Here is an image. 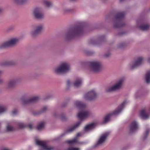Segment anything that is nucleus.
<instances>
[{
	"instance_id": "ddd939ff",
	"label": "nucleus",
	"mask_w": 150,
	"mask_h": 150,
	"mask_svg": "<svg viewBox=\"0 0 150 150\" xmlns=\"http://www.w3.org/2000/svg\"><path fill=\"white\" fill-rule=\"evenodd\" d=\"M143 60V58L141 57H139L137 60L132 63L130 64V68L131 69H134L136 67L140 65L142 63Z\"/></svg>"
},
{
	"instance_id": "37998d69",
	"label": "nucleus",
	"mask_w": 150,
	"mask_h": 150,
	"mask_svg": "<svg viewBox=\"0 0 150 150\" xmlns=\"http://www.w3.org/2000/svg\"><path fill=\"white\" fill-rule=\"evenodd\" d=\"M1 150H9L8 149H7L4 148V149H1Z\"/></svg>"
},
{
	"instance_id": "393cba45",
	"label": "nucleus",
	"mask_w": 150,
	"mask_h": 150,
	"mask_svg": "<svg viewBox=\"0 0 150 150\" xmlns=\"http://www.w3.org/2000/svg\"><path fill=\"white\" fill-rule=\"evenodd\" d=\"M17 80L15 79L11 80L8 83V86L9 87H12L14 86L16 83Z\"/></svg>"
},
{
	"instance_id": "a211bd4d",
	"label": "nucleus",
	"mask_w": 150,
	"mask_h": 150,
	"mask_svg": "<svg viewBox=\"0 0 150 150\" xmlns=\"http://www.w3.org/2000/svg\"><path fill=\"white\" fill-rule=\"evenodd\" d=\"M140 115L142 119H146L149 117L150 114L146 113L145 110L143 109L140 111Z\"/></svg>"
},
{
	"instance_id": "f03ea898",
	"label": "nucleus",
	"mask_w": 150,
	"mask_h": 150,
	"mask_svg": "<svg viewBox=\"0 0 150 150\" xmlns=\"http://www.w3.org/2000/svg\"><path fill=\"white\" fill-rule=\"evenodd\" d=\"M84 27L82 25L75 26L70 29L67 33V36L72 38L81 35L83 32Z\"/></svg>"
},
{
	"instance_id": "1a4fd4ad",
	"label": "nucleus",
	"mask_w": 150,
	"mask_h": 150,
	"mask_svg": "<svg viewBox=\"0 0 150 150\" xmlns=\"http://www.w3.org/2000/svg\"><path fill=\"white\" fill-rule=\"evenodd\" d=\"M35 17L38 19H41L43 18L44 14L42 12V9L39 7L35 8L33 12Z\"/></svg>"
},
{
	"instance_id": "6e6552de",
	"label": "nucleus",
	"mask_w": 150,
	"mask_h": 150,
	"mask_svg": "<svg viewBox=\"0 0 150 150\" xmlns=\"http://www.w3.org/2000/svg\"><path fill=\"white\" fill-rule=\"evenodd\" d=\"M97 96V94L93 90L90 91L84 95V98L86 100L90 101L95 99Z\"/></svg>"
},
{
	"instance_id": "a878e982",
	"label": "nucleus",
	"mask_w": 150,
	"mask_h": 150,
	"mask_svg": "<svg viewBox=\"0 0 150 150\" xmlns=\"http://www.w3.org/2000/svg\"><path fill=\"white\" fill-rule=\"evenodd\" d=\"M149 28V25H142L139 27V28L143 30H146Z\"/></svg>"
},
{
	"instance_id": "f8f14e48",
	"label": "nucleus",
	"mask_w": 150,
	"mask_h": 150,
	"mask_svg": "<svg viewBox=\"0 0 150 150\" xmlns=\"http://www.w3.org/2000/svg\"><path fill=\"white\" fill-rule=\"evenodd\" d=\"M43 29V25L40 24L37 25L35 27V29L31 32V35L34 36L40 33Z\"/></svg>"
},
{
	"instance_id": "cd10ccee",
	"label": "nucleus",
	"mask_w": 150,
	"mask_h": 150,
	"mask_svg": "<svg viewBox=\"0 0 150 150\" xmlns=\"http://www.w3.org/2000/svg\"><path fill=\"white\" fill-rule=\"evenodd\" d=\"M44 4L47 7H50L52 6V3L47 1H44Z\"/></svg>"
},
{
	"instance_id": "2f4dec72",
	"label": "nucleus",
	"mask_w": 150,
	"mask_h": 150,
	"mask_svg": "<svg viewBox=\"0 0 150 150\" xmlns=\"http://www.w3.org/2000/svg\"><path fill=\"white\" fill-rule=\"evenodd\" d=\"M67 150H80V149L78 148L70 147L68 148Z\"/></svg>"
},
{
	"instance_id": "c756f323",
	"label": "nucleus",
	"mask_w": 150,
	"mask_h": 150,
	"mask_svg": "<svg viewBox=\"0 0 150 150\" xmlns=\"http://www.w3.org/2000/svg\"><path fill=\"white\" fill-rule=\"evenodd\" d=\"M149 130L148 129H146L145 131L144 134V136L143 137L144 139H145L147 137L149 133Z\"/></svg>"
},
{
	"instance_id": "f704fd0d",
	"label": "nucleus",
	"mask_w": 150,
	"mask_h": 150,
	"mask_svg": "<svg viewBox=\"0 0 150 150\" xmlns=\"http://www.w3.org/2000/svg\"><path fill=\"white\" fill-rule=\"evenodd\" d=\"M70 11V10L68 9H65L64 10V13L69 12Z\"/></svg>"
},
{
	"instance_id": "c03bdc74",
	"label": "nucleus",
	"mask_w": 150,
	"mask_h": 150,
	"mask_svg": "<svg viewBox=\"0 0 150 150\" xmlns=\"http://www.w3.org/2000/svg\"><path fill=\"white\" fill-rule=\"evenodd\" d=\"M2 11V9L1 8H0V13Z\"/></svg>"
},
{
	"instance_id": "c85d7f7f",
	"label": "nucleus",
	"mask_w": 150,
	"mask_h": 150,
	"mask_svg": "<svg viewBox=\"0 0 150 150\" xmlns=\"http://www.w3.org/2000/svg\"><path fill=\"white\" fill-rule=\"evenodd\" d=\"M6 110V108L0 105V114Z\"/></svg>"
},
{
	"instance_id": "7c9ffc66",
	"label": "nucleus",
	"mask_w": 150,
	"mask_h": 150,
	"mask_svg": "<svg viewBox=\"0 0 150 150\" xmlns=\"http://www.w3.org/2000/svg\"><path fill=\"white\" fill-rule=\"evenodd\" d=\"M18 126L19 128H22L26 127V125L24 123H20L18 124Z\"/></svg>"
},
{
	"instance_id": "9d476101",
	"label": "nucleus",
	"mask_w": 150,
	"mask_h": 150,
	"mask_svg": "<svg viewBox=\"0 0 150 150\" xmlns=\"http://www.w3.org/2000/svg\"><path fill=\"white\" fill-rule=\"evenodd\" d=\"M39 99L38 96L33 97L29 99H28L26 98L23 97L21 98V101L23 104H28L32 103L37 101Z\"/></svg>"
},
{
	"instance_id": "ea45409f",
	"label": "nucleus",
	"mask_w": 150,
	"mask_h": 150,
	"mask_svg": "<svg viewBox=\"0 0 150 150\" xmlns=\"http://www.w3.org/2000/svg\"><path fill=\"white\" fill-rule=\"evenodd\" d=\"M1 72L0 71V74H1ZM3 82L2 80L0 79V83H1Z\"/></svg>"
},
{
	"instance_id": "6ab92c4d",
	"label": "nucleus",
	"mask_w": 150,
	"mask_h": 150,
	"mask_svg": "<svg viewBox=\"0 0 150 150\" xmlns=\"http://www.w3.org/2000/svg\"><path fill=\"white\" fill-rule=\"evenodd\" d=\"M96 125L95 123H92L87 125L84 129V131L86 132L91 130L94 128Z\"/></svg>"
},
{
	"instance_id": "9b49d317",
	"label": "nucleus",
	"mask_w": 150,
	"mask_h": 150,
	"mask_svg": "<svg viewBox=\"0 0 150 150\" xmlns=\"http://www.w3.org/2000/svg\"><path fill=\"white\" fill-rule=\"evenodd\" d=\"M36 144L42 147L45 150H53L54 149V147L47 145L44 141L36 140Z\"/></svg>"
},
{
	"instance_id": "79ce46f5",
	"label": "nucleus",
	"mask_w": 150,
	"mask_h": 150,
	"mask_svg": "<svg viewBox=\"0 0 150 150\" xmlns=\"http://www.w3.org/2000/svg\"><path fill=\"white\" fill-rule=\"evenodd\" d=\"M148 60V62L149 63H150V58H149L148 59V60Z\"/></svg>"
},
{
	"instance_id": "bb28decb",
	"label": "nucleus",
	"mask_w": 150,
	"mask_h": 150,
	"mask_svg": "<svg viewBox=\"0 0 150 150\" xmlns=\"http://www.w3.org/2000/svg\"><path fill=\"white\" fill-rule=\"evenodd\" d=\"M14 130V128L13 127L9 125H8L6 126V130L7 132L12 131Z\"/></svg>"
},
{
	"instance_id": "4468645a",
	"label": "nucleus",
	"mask_w": 150,
	"mask_h": 150,
	"mask_svg": "<svg viewBox=\"0 0 150 150\" xmlns=\"http://www.w3.org/2000/svg\"><path fill=\"white\" fill-rule=\"evenodd\" d=\"M109 134V132H106L102 135L97 142V144H101L104 142Z\"/></svg>"
},
{
	"instance_id": "f3484780",
	"label": "nucleus",
	"mask_w": 150,
	"mask_h": 150,
	"mask_svg": "<svg viewBox=\"0 0 150 150\" xmlns=\"http://www.w3.org/2000/svg\"><path fill=\"white\" fill-rule=\"evenodd\" d=\"M81 135V133H78L77 134L76 137H75L73 140H67L65 142L69 144H72L75 143H81L77 141L78 137L80 136Z\"/></svg>"
},
{
	"instance_id": "4c0bfd02",
	"label": "nucleus",
	"mask_w": 150,
	"mask_h": 150,
	"mask_svg": "<svg viewBox=\"0 0 150 150\" xmlns=\"http://www.w3.org/2000/svg\"><path fill=\"white\" fill-rule=\"evenodd\" d=\"M90 44H91L94 45V44H96V42H93V41H91L90 42Z\"/></svg>"
},
{
	"instance_id": "58836bf2",
	"label": "nucleus",
	"mask_w": 150,
	"mask_h": 150,
	"mask_svg": "<svg viewBox=\"0 0 150 150\" xmlns=\"http://www.w3.org/2000/svg\"><path fill=\"white\" fill-rule=\"evenodd\" d=\"M61 119L62 120H64L65 119V117L64 116H63L61 117Z\"/></svg>"
},
{
	"instance_id": "20e7f679",
	"label": "nucleus",
	"mask_w": 150,
	"mask_h": 150,
	"mask_svg": "<svg viewBox=\"0 0 150 150\" xmlns=\"http://www.w3.org/2000/svg\"><path fill=\"white\" fill-rule=\"evenodd\" d=\"M89 65L91 71L94 72L99 71L101 68V64L98 62L93 61L89 62Z\"/></svg>"
},
{
	"instance_id": "c9c22d12",
	"label": "nucleus",
	"mask_w": 150,
	"mask_h": 150,
	"mask_svg": "<svg viewBox=\"0 0 150 150\" xmlns=\"http://www.w3.org/2000/svg\"><path fill=\"white\" fill-rule=\"evenodd\" d=\"M47 108L46 106L44 107L42 109V110L41 112H43L45 111Z\"/></svg>"
},
{
	"instance_id": "dca6fc26",
	"label": "nucleus",
	"mask_w": 150,
	"mask_h": 150,
	"mask_svg": "<svg viewBox=\"0 0 150 150\" xmlns=\"http://www.w3.org/2000/svg\"><path fill=\"white\" fill-rule=\"evenodd\" d=\"M81 121H79V122H78L74 126H73L71 127L69 129L67 130L64 133H63L61 135V137H62V136L64 135H65V134L66 133L71 132H72L77 127H78L81 124Z\"/></svg>"
},
{
	"instance_id": "49530a36",
	"label": "nucleus",
	"mask_w": 150,
	"mask_h": 150,
	"mask_svg": "<svg viewBox=\"0 0 150 150\" xmlns=\"http://www.w3.org/2000/svg\"><path fill=\"white\" fill-rule=\"evenodd\" d=\"M124 0H120V1H123Z\"/></svg>"
},
{
	"instance_id": "39448f33",
	"label": "nucleus",
	"mask_w": 150,
	"mask_h": 150,
	"mask_svg": "<svg viewBox=\"0 0 150 150\" xmlns=\"http://www.w3.org/2000/svg\"><path fill=\"white\" fill-rule=\"evenodd\" d=\"M70 69V67L69 65L67 63H64L62 64L58 67L56 68L55 70V72L57 74L65 73L68 72Z\"/></svg>"
},
{
	"instance_id": "72a5a7b5",
	"label": "nucleus",
	"mask_w": 150,
	"mask_h": 150,
	"mask_svg": "<svg viewBox=\"0 0 150 150\" xmlns=\"http://www.w3.org/2000/svg\"><path fill=\"white\" fill-rule=\"evenodd\" d=\"M18 112V111L17 110H14L12 112V114L13 115H14L17 114Z\"/></svg>"
},
{
	"instance_id": "a18cd8bd",
	"label": "nucleus",
	"mask_w": 150,
	"mask_h": 150,
	"mask_svg": "<svg viewBox=\"0 0 150 150\" xmlns=\"http://www.w3.org/2000/svg\"><path fill=\"white\" fill-rule=\"evenodd\" d=\"M109 55H109H107V54H105V56L106 57H108Z\"/></svg>"
},
{
	"instance_id": "0eeeda50",
	"label": "nucleus",
	"mask_w": 150,
	"mask_h": 150,
	"mask_svg": "<svg viewBox=\"0 0 150 150\" xmlns=\"http://www.w3.org/2000/svg\"><path fill=\"white\" fill-rule=\"evenodd\" d=\"M123 81L124 79H120L115 85L107 89L106 90V92H110L119 89L122 86Z\"/></svg>"
},
{
	"instance_id": "473e14b6",
	"label": "nucleus",
	"mask_w": 150,
	"mask_h": 150,
	"mask_svg": "<svg viewBox=\"0 0 150 150\" xmlns=\"http://www.w3.org/2000/svg\"><path fill=\"white\" fill-rule=\"evenodd\" d=\"M122 26L119 23H116L114 25V27L116 28L120 27Z\"/></svg>"
},
{
	"instance_id": "f257e3e1",
	"label": "nucleus",
	"mask_w": 150,
	"mask_h": 150,
	"mask_svg": "<svg viewBox=\"0 0 150 150\" xmlns=\"http://www.w3.org/2000/svg\"><path fill=\"white\" fill-rule=\"evenodd\" d=\"M75 105L79 108V112L77 115L78 118L81 120H83L88 117L90 114V112L87 110L85 105L79 101H76Z\"/></svg>"
},
{
	"instance_id": "412c9836",
	"label": "nucleus",
	"mask_w": 150,
	"mask_h": 150,
	"mask_svg": "<svg viewBox=\"0 0 150 150\" xmlns=\"http://www.w3.org/2000/svg\"><path fill=\"white\" fill-rule=\"evenodd\" d=\"M125 15V13L124 12H120L117 14L115 16V18L117 19H120L124 17Z\"/></svg>"
},
{
	"instance_id": "a19ab883",
	"label": "nucleus",
	"mask_w": 150,
	"mask_h": 150,
	"mask_svg": "<svg viewBox=\"0 0 150 150\" xmlns=\"http://www.w3.org/2000/svg\"><path fill=\"white\" fill-rule=\"evenodd\" d=\"M70 83V81L69 80H68L67 81V84L69 85Z\"/></svg>"
},
{
	"instance_id": "423d86ee",
	"label": "nucleus",
	"mask_w": 150,
	"mask_h": 150,
	"mask_svg": "<svg viewBox=\"0 0 150 150\" xmlns=\"http://www.w3.org/2000/svg\"><path fill=\"white\" fill-rule=\"evenodd\" d=\"M19 42V39L16 38H12L8 41L3 42L0 45V48H2L14 45Z\"/></svg>"
},
{
	"instance_id": "4be33fe9",
	"label": "nucleus",
	"mask_w": 150,
	"mask_h": 150,
	"mask_svg": "<svg viewBox=\"0 0 150 150\" xmlns=\"http://www.w3.org/2000/svg\"><path fill=\"white\" fill-rule=\"evenodd\" d=\"M145 80L147 83L150 82V70L147 71L145 76Z\"/></svg>"
},
{
	"instance_id": "b1692460",
	"label": "nucleus",
	"mask_w": 150,
	"mask_h": 150,
	"mask_svg": "<svg viewBox=\"0 0 150 150\" xmlns=\"http://www.w3.org/2000/svg\"><path fill=\"white\" fill-rule=\"evenodd\" d=\"M45 125L44 122L42 121L40 122L38 125L37 127V129L38 130H40L42 129Z\"/></svg>"
},
{
	"instance_id": "e433bc0d",
	"label": "nucleus",
	"mask_w": 150,
	"mask_h": 150,
	"mask_svg": "<svg viewBox=\"0 0 150 150\" xmlns=\"http://www.w3.org/2000/svg\"><path fill=\"white\" fill-rule=\"evenodd\" d=\"M27 126L31 129H32L33 128V127L32 125L31 124H28Z\"/></svg>"
},
{
	"instance_id": "2eb2a0df",
	"label": "nucleus",
	"mask_w": 150,
	"mask_h": 150,
	"mask_svg": "<svg viewBox=\"0 0 150 150\" xmlns=\"http://www.w3.org/2000/svg\"><path fill=\"white\" fill-rule=\"evenodd\" d=\"M138 128V124L135 121L132 122L130 126V132L131 133H133L135 132L137 129Z\"/></svg>"
},
{
	"instance_id": "7ed1b4c3",
	"label": "nucleus",
	"mask_w": 150,
	"mask_h": 150,
	"mask_svg": "<svg viewBox=\"0 0 150 150\" xmlns=\"http://www.w3.org/2000/svg\"><path fill=\"white\" fill-rule=\"evenodd\" d=\"M126 102V101H123L121 104L118 107L117 109L113 112L105 116L104 118V120L103 121V123L105 124L107 123L109 120L110 116L112 115H116L119 114L124 108Z\"/></svg>"
},
{
	"instance_id": "5701e85b",
	"label": "nucleus",
	"mask_w": 150,
	"mask_h": 150,
	"mask_svg": "<svg viewBox=\"0 0 150 150\" xmlns=\"http://www.w3.org/2000/svg\"><path fill=\"white\" fill-rule=\"evenodd\" d=\"M14 2L18 4H22L27 3L28 0H13Z\"/></svg>"
},
{
	"instance_id": "aec40b11",
	"label": "nucleus",
	"mask_w": 150,
	"mask_h": 150,
	"mask_svg": "<svg viewBox=\"0 0 150 150\" xmlns=\"http://www.w3.org/2000/svg\"><path fill=\"white\" fill-rule=\"evenodd\" d=\"M82 83V79H79L76 81L74 83V85L75 87H77L81 86Z\"/></svg>"
}]
</instances>
